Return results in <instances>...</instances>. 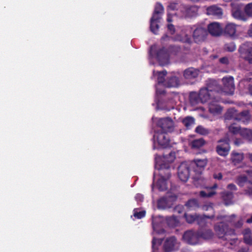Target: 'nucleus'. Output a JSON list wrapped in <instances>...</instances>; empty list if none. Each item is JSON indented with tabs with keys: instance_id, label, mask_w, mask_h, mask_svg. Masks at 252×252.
I'll return each instance as SVG.
<instances>
[{
	"instance_id": "ea45409f",
	"label": "nucleus",
	"mask_w": 252,
	"mask_h": 252,
	"mask_svg": "<svg viewBox=\"0 0 252 252\" xmlns=\"http://www.w3.org/2000/svg\"><path fill=\"white\" fill-rule=\"evenodd\" d=\"M186 206L189 209H195L198 207V202L195 199L189 200L186 204Z\"/></svg>"
},
{
	"instance_id": "f3484780",
	"label": "nucleus",
	"mask_w": 252,
	"mask_h": 252,
	"mask_svg": "<svg viewBox=\"0 0 252 252\" xmlns=\"http://www.w3.org/2000/svg\"><path fill=\"white\" fill-rule=\"evenodd\" d=\"M209 33L214 36H219L222 32V28L219 23L214 22L209 24L208 26Z\"/></svg>"
},
{
	"instance_id": "37998d69",
	"label": "nucleus",
	"mask_w": 252,
	"mask_h": 252,
	"mask_svg": "<svg viewBox=\"0 0 252 252\" xmlns=\"http://www.w3.org/2000/svg\"><path fill=\"white\" fill-rule=\"evenodd\" d=\"M225 49L229 52H233L236 49V46L233 42L227 43L225 45Z\"/></svg>"
},
{
	"instance_id": "7c9ffc66",
	"label": "nucleus",
	"mask_w": 252,
	"mask_h": 252,
	"mask_svg": "<svg viewBox=\"0 0 252 252\" xmlns=\"http://www.w3.org/2000/svg\"><path fill=\"white\" fill-rule=\"evenodd\" d=\"M240 135L248 141H252V130L247 128H242L240 131Z\"/></svg>"
},
{
	"instance_id": "6ab92c4d",
	"label": "nucleus",
	"mask_w": 252,
	"mask_h": 252,
	"mask_svg": "<svg viewBox=\"0 0 252 252\" xmlns=\"http://www.w3.org/2000/svg\"><path fill=\"white\" fill-rule=\"evenodd\" d=\"M185 217L187 222H188L189 223H192L194 221H196L198 224H201L205 218H210L209 217L207 216L206 215L202 216L196 215H191L188 214H186L185 215Z\"/></svg>"
},
{
	"instance_id": "2f4dec72",
	"label": "nucleus",
	"mask_w": 252,
	"mask_h": 252,
	"mask_svg": "<svg viewBox=\"0 0 252 252\" xmlns=\"http://www.w3.org/2000/svg\"><path fill=\"white\" fill-rule=\"evenodd\" d=\"M189 98L190 103L192 105H195L199 102H201L200 97H199V94L195 92H192L190 94Z\"/></svg>"
},
{
	"instance_id": "8fccbe9b",
	"label": "nucleus",
	"mask_w": 252,
	"mask_h": 252,
	"mask_svg": "<svg viewBox=\"0 0 252 252\" xmlns=\"http://www.w3.org/2000/svg\"><path fill=\"white\" fill-rule=\"evenodd\" d=\"M135 199L137 202H142L143 200V196L141 194L138 193L135 195Z\"/></svg>"
},
{
	"instance_id": "c03bdc74",
	"label": "nucleus",
	"mask_w": 252,
	"mask_h": 252,
	"mask_svg": "<svg viewBox=\"0 0 252 252\" xmlns=\"http://www.w3.org/2000/svg\"><path fill=\"white\" fill-rule=\"evenodd\" d=\"M246 186L247 188L246 193L250 196L252 195V182H246Z\"/></svg>"
},
{
	"instance_id": "6e6d98bb",
	"label": "nucleus",
	"mask_w": 252,
	"mask_h": 252,
	"mask_svg": "<svg viewBox=\"0 0 252 252\" xmlns=\"http://www.w3.org/2000/svg\"><path fill=\"white\" fill-rule=\"evenodd\" d=\"M248 33L250 36L252 37V23L250 25Z\"/></svg>"
},
{
	"instance_id": "a878e982",
	"label": "nucleus",
	"mask_w": 252,
	"mask_h": 252,
	"mask_svg": "<svg viewBox=\"0 0 252 252\" xmlns=\"http://www.w3.org/2000/svg\"><path fill=\"white\" fill-rule=\"evenodd\" d=\"M224 33L227 35L233 37L236 35V26L233 23L227 24L224 30Z\"/></svg>"
},
{
	"instance_id": "a19ab883",
	"label": "nucleus",
	"mask_w": 252,
	"mask_h": 252,
	"mask_svg": "<svg viewBox=\"0 0 252 252\" xmlns=\"http://www.w3.org/2000/svg\"><path fill=\"white\" fill-rule=\"evenodd\" d=\"M195 131L201 135H206L209 133V131L202 126H198L195 129Z\"/></svg>"
},
{
	"instance_id": "bf43d9fd",
	"label": "nucleus",
	"mask_w": 252,
	"mask_h": 252,
	"mask_svg": "<svg viewBox=\"0 0 252 252\" xmlns=\"http://www.w3.org/2000/svg\"><path fill=\"white\" fill-rule=\"evenodd\" d=\"M158 13L159 12V11H163V6L162 5H159V4H158Z\"/></svg>"
},
{
	"instance_id": "c756f323",
	"label": "nucleus",
	"mask_w": 252,
	"mask_h": 252,
	"mask_svg": "<svg viewBox=\"0 0 252 252\" xmlns=\"http://www.w3.org/2000/svg\"><path fill=\"white\" fill-rule=\"evenodd\" d=\"M175 158V155L174 153H170L168 155L163 157V161L166 162V164L161 166V168H168L169 164L174 161Z\"/></svg>"
},
{
	"instance_id": "7ed1b4c3",
	"label": "nucleus",
	"mask_w": 252,
	"mask_h": 252,
	"mask_svg": "<svg viewBox=\"0 0 252 252\" xmlns=\"http://www.w3.org/2000/svg\"><path fill=\"white\" fill-rule=\"evenodd\" d=\"M225 119H234L244 123H247L251 119V116L248 111H244L237 113L235 109H231L227 112L225 115Z\"/></svg>"
},
{
	"instance_id": "39448f33",
	"label": "nucleus",
	"mask_w": 252,
	"mask_h": 252,
	"mask_svg": "<svg viewBox=\"0 0 252 252\" xmlns=\"http://www.w3.org/2000/svg\"><path fill=\"white\" fill-rule=\"evenodd\" d=\"M222 86L221 88L218 86V92L224 93L227 94H232L235 90L234 79L232 76H227L222 79Z\"/></svg>"
},
{
	"instance_id": "5701e85b",
	"label": "nucleus",
	"mask_w": 252,
	"mask_h": 252,
	"mask_svg": "<svg viewBox=\"0 0 252 252\" xmlns=\"http://www.w3.org/2000/svg\"><path fill=\"white\" fill-rule=\"evenodd\" d=\"M199 73V71L197 69L190 67L185 70L184 76L186 79H190L197 77Z\"/></svg>"
},
{
	"instance_id": "69168bd1",
	"label": "nucleus",
	"mask_w": 252,
	"mask_h": 252,
	"mask_svg": "<svg viewBox=\"0 0 252 252\" xmlns=\"http://www.w3.org/2000/svg\"><path fill=\"white\" fill-rule=\"evenodd\" d=\"M242 225V222L241 221H239L238 222V226H240Z\"/></svg>"
},
{
	"instance_id": "f03ea898",
	"label": "nucleus",
	"mask_w": 252,
	"mask_h": 252,
	"mask_svg": "<svg viewBox=\"0 0 252 252\" xmlns=\"http://www.w3.org/2000/svg\"><path fill=\"white\" fill-rule=\"evenodd\" d=\"M179 80L176 76H166V71L158 72V86L176 87L179 85Z\"/></svg>"
},
{
	"instance_id": "423d86ee",
	"label": "nucleus",
	"mask_w": 252,
	"mask_h": 252,
	"mask_svg": "<svg viewBox=\"0 0 252 252\" xmlns=\"http://www.w3.org/2000/svg\"><path fill=\"white\" fill-rule=\"evenodd\" d=\"M239 51L243 59L248 61L250 63H252V43H244L241 46Z\"/></svg>"
},
{
	"instance_id": "603ef678",
	"label": "nucleus",
	"mask_w": 252,
	"mask_h": 252,
	"mask_svg": "<svg viewBox=\"0 0 252 252\" xmlns=\"http://www.w3.org/2000/svg\"><path fill=\"white\" fill-rule=\"evenodd\" d=\"M227 189L231 190H236L237 189L236 186L233 184H229L227 186Z\"/></svg>"
},
{
	"instance_id": "58836bf2",
	"label": "nucleus",
	"mask_w": 252,
	"mask_h": 252,
	"mask_svg": "<svg viewBox=\"0 0 252 252\" xmlns=\"http://www.w3.org/2000/svg\"><path fill=\"white\" fill-rule=\"evenodd\" d=\"M146 211L144 210L139 211L138 209H135L133 210V216L134 217L140 219L145 217Z\"/></svg>"
},
{
	"instance_id": "49530a36",
	"label": "nucleus",
	"mask_w": 252,
	"mask_h": 252,
	"mask_svg": "<svg viewBox=\"0 0 252 252\" xmlns=\"http://www.w3.org/2000/svg\"><path fill=\"white\" fill-rule=\"evenodd\" d=\"M179 6L178 3L171 2L168 6L169 10H174L177 9Z\"/></svg>"
},
{
	"instance_id": "a18cd8bd",
	"label": "nucleus",
	"mask_w": 252,
	"mask_h": 252,
	"mask_svg": "<svg viewBox=\"0 0 252 252\" xmlns=\"http://www.w3.org/2000/svg\"><path fill=\"white\" fill-rule=\"evenodd\" d=\"M245 11L248 15L252 16V3H249L246 6Z\"/></svg>"
},
{
	"instance_id": "0eeeda50",
	"label": "nucleus",
	"mask_w": 252,
	"mask_h": 252,
	"mask_svg": "<svg viewBox=\"0 0 252 252\" xmlns=\"http://www.w3.org/2000/svg\"><path fill=\"white\" fill-rule=\"evenodd\" d=\"M178 50V48L170 47L169 51L164 49L158 51V64L162 65L167 64L169 62L170 54Z\"/></svg>"
},
{
	"instance_id": "4468645a",
	"label": "nucleus",
	"mask_w": 252,
	"mask_h": 252,
	"mask_svg": "<svg viewBox=\"0 0 252 252\" xmlns=\"http://www.w3.org/2000/svg\"><path fill=\"white\" fill-rule=\"evenodd\" d=\"M178 177L181 181L186 182L189 177V169L188 164L182 163L178 168Z\"/></svg>"
},
{
	"instance_id": "dca6fc26",
	"label": "nucleus",
	"mask_w": 252,
	"mask_h": 252,
	"mask_svg": "<svg viewBox=\"0 0 252 252\" xmlns=\"http://www.w3.org/2000/svg\"><path fill=\"white\" fill-rule=\"evenodd\" d=\"M207 34L206 30L202 27H197L193 32V37L196 42L204 40Z\"/></svg>"
},
{
	"instance_id": "9d476101",
	"label": "nucleus",
	"mask_w": 252,
	"mask_h": 252,
	"mask_svg": "<svg viewBox=\"0 0 252 252\" xmlns=\"http://www.w3.org/2000/svg\"><path fill=\"white\" fill-rule=\"evenodd\" d=\"M183 238L187 243L191 245H195L200 241L199 233L192 231H186L184 233Z\"/></svg>"
},
{
	"instance_id": "0e129e2a",
	"label": "nucleus",
	"mask_w": 252,
	"mask_h": 252,
	"mask_svg": "<svg viewBox=\"0 0 252 252\" xmlns=\"http://www.w3.org/2000/svg\"><path fill=\"white\" fill-rule=\"evenodd\" d=\"M156 156H157L155 155V168H156V166H157V161H156V160H157V157Z\"/></svg>"
},
{
	"instance_id": "c9c22d12",
	"label": "nucleus",
	"mask_w": 252,
	"mask_h": 252,
	"mask_svg": "<svg viewBox=\"0 0 252 252\" xmlns=\"http://www.w3.org/2000/svg\"><path fill=\"white\" fill-rule=\"evenodd\" d=\"M205 144L203 139L200 138L193 140L191 143V146L193 148L198 149L203 146Z\"/></svg>"
},
{
	"instance_id": "a211bd4d",
	"label": "nucleus",
	"mask_w": 252,
	"mask_h": 252,
	"mask_svg": "<svg viewBox=\"0 0 252 252\" xmlns=\"http://www.w3.org/2000/svg\"><path fill=\"white\" fill-rule=\"evenodd\" d=\"M206 11L208 15H212L218 18L221 17L223 14L221 8L216 5H212L207 7Z\"/></svg>"
},
{
	"instance_id": "e2e57ef3",
	"label": "nucleus",
	"mask_w": 252,
	"mask_h": 252,
	"mask_svg": "<svg viewBox=\"0 0 252 252\" xmlns=\"http://www.w3.org/2000/svg\"><path fill=\"white\" fill-rule=\"evenodd\" d=\"M249 158L251 161H252V153L249 154Z\"/></svg>"
},
{
	"instance_id": "864d4df0",
	"label": "nucleus",
	"mask_w": 252,
	"mask_h": 252,
	"mask_svg": "<svg viewBox=\"0 0 252 252\" xmlns=\"http://www.w3.org/2000/svg\"><path fill=\"white\" fill-rule=\"evenodd\" d=\"M220 61L221 63L224 64H227L228 63V59L225 57L220 59Z\"/></svg>"
},
{
	"instance_id": "09e8293b",
	"label": "nucleus",
	"mask_w": 252,
	"mask_h": 252,
	"mask_svg": "<svg viewBox=\"0 0 252 252\" xmlns=\"http://www.w3.org/2000/svg\"><path fill=\"white\" fill-rule=\"evenodd\" d=\"M157 186V181H156V173H154L153 175V183L152 185V189L154 191V189H156Z\"/></svg>"
},
{
	"instance_id": "4be33fe9",
	"label": "nucleus",
	"mask_w": 252,
	"mask_h": 252,
	"mask_svg": "<svg viewBox=\"0 0 252 252\" xmlns=\"http://www.w3.org/2000/svg\"><path fill=\"white\" fill-rule=\"evenodd\" d=\"M181 10L186 16H192L198 11V8L195 6H184L181 7Z\"/></svg>"
},
{
	"instance_id": "aec40b11",
	"label": "nucleus",
	"mask_w": 252,
	"mask_h": 252,
	"mask_svg": "<svg viewBox=\"0 0 252 252\" xmlns=\"http://www.w3.org/2000/svg\"><path fill=\"white\" fill-rule=\"evenodd\" d=\"M149 60L150 64H155L158 62V48L156 45L150 47L149 51Z\"/></svg>"
},
{
	"instance_id": "72a5a7b5",
	"label": "nucleus",
	"mask_w": 252,
	"mask_h": 252,
	"mask_svg": "<svg viewBox=\"0 0 252 252\" xmlns=\"http://www.w3.org/2000/svg\"><path fill=\"white\" fill-rule=\"evenodd\" d=\"M222 197L226 205H228L232 203V199L233 198V195L232 193L224 192L222 193Z\"/></svg>"
},
{
	"instance_id": "e433bc0d",
	"label": "nucleus",
	"mask_w": 252,
	"mask_h": 252,
	"mask_svg": "<svg viewBox=\"0 0 252 252\" xmlns=\"http://www.w3.org/2000/svg\"><path fill=\"white\" fill-rule=\"evenodd\" d=\"M242 129L239 126L235 124H233L228 126L229 131L234 134H240V131Z\"/></svg>"
},
{
	"instance_id": "c85d7f7f",
	"label": "nucleus",
	"mask_w": 252,
	"mask_h": 252,
	"mask_svg": "<svg viewBox=\"0 0 252 252\" xmlns=\"http://www.w3.org/2000/svg\"><path fill=\"white\" fill-rule=\"evenodd\" d=\"M187 30L183 31L180 35H178L175 38V40L180 41L183 42L189 43L190 42V38L186 33Z\"/></svg>"
},
{
	"instance_id": "052dcab7",
	"label": "nucleus",
	"mask_w": 252,
	"mask_h": 252,
	"mask_svg": "<svg viewBox=\"0 0 252 252\" xmlns=\"http://www.w3.org/2000/svg\"><path fill=\"white\" fill-rule=\"evenodd\" d=\"M248 223H252V216L247 220Z\"/></svg>"
},
{
	"instance_id": "774afa93",
	"label": "nucleus",
	"mask_w": 252,
	"mask_h": 252,
	"mask_svg": "<svg viewBox=\"0 0 252 252\" xmlns=\"http://www.w3.org/2000/svg\"><path fill=\"white\" fill-rule=\"evenodd\" d=\"M153 149H156V142H154Z\"/></svg>"
},
{
	"instance_id": "2eb2a0df",
	"label": "nucleus",
	"mask_w": 252,
	"mask_h": 252,
	"mask_svg": "<svg viewBox=\"0 0 252 252\" xmlns=\"http://www.w3.org/2000/svg\"><path fill=\"white\" fill-rule=\"evenodd\" d=\"M152 225L153 228V232L152 234L153 236L152 240L153 252H157L158 246L157 244V240L156 238V235L158 233V221L156 217L152 216Z\"/></svg>"
},
{
	"instance_id": "338daca9",
	"label": "nucleus",
	"mask_w": 252,
	"mask_h": 252,
	"mask_svg": "<svg viewBox=\"0 0 252 252\" xmlns=\"http://www.w3.org/2000/svg\"><path fill=\"white\" fill-rule=\"evenodd\" d=\"M250 92L252 94V86L250 87Z\"/></svg>"
},
{
	"instance_id": "4d7b16f0",
	"label": "nucleus",
	"mask_w": 252,
	"mask_h": 252,
	"mask_svg": "<svg viewBox=\"0 0 252 252\" xmlns=\"http://www.w3.org/2000/svg\"><path fill=\"white\" fill-rule=\"evenodd\" d=\"M203 210L207 211V210H212L213 211V208L211 206H204Z\"/></svg>"
},
{
	"instance_id": "473e14b6",
	"label": "nucleus",
	"mask_w": 252,
	"mask_h": 252,
	"mask_svg": "<svg viewBox=\"0 0 252 252\" xmlns=\"http://www.w3.org/2000/svg\"><path fill=\"white\" fill-rule=\"evenodd\" d=\"M244 239L247 244H252V236L251 232L249 229H246L243 232Z\"/></svg>"
},
{
	"instance_id": "9b49d317",
	"label": "nucleus",
	"mask_w": 252,
	"mask_h": 252,
	"mask_svg": "<svg viewBox=\"0 0 252 252\" xmlns=\"http://www.w3.org/2000/svg\"><path fill=\"white\" fill-rule=\"evenodd\" d=\"M230 150V146L228 141L226 140H220L216 147L217 153L221 156H226Z\"/></svg>"
},
{
	"instance_id": "de8ad7c7",
	"label": "nucleus",
	"mask_w": 252,
	"mask_h": 252,
	"mask_svg": "<svg viewBox=\"0 0 252 252\" xmlns=\"http://www.w3.org/2000/svg\"><path fill=\"white\" fill-rule=\"evenodd\" d=\"M203 183V179L199 176L198 177L194 178V185L198 186V185H202Z\"/></svg>"
},
{
	"instance_id": "79ce46f5",
	"label": "nucleus",
	"mask_w": 252,
	"mask_h": 252,
	"mask_svg": "<svg viewBox=\"0 0 252 252\" xmlns=\"http://www.w3.org/2000/svg\"><path fill=\"white\" fill-rule=\"evenodd\" d=\"M195 163L198 167L202 168L207 164V160L206 159H196L195 161Z\"/></svg>"
},
{
	"instance_id": "3c124183",
	"label": "nucleus",
	"mask_w": 252,
	"mask_h": 252,
	"mask_svg": "<svg viewBox=\"0 0 252 252\" xmlns=\"http://www.w3.org/2000/svg\"><path fill=\"white\" fill-rule=\"evenodd\" d=\"M168 30L170 34H173L175 32V28L173 25L169 24L168 25Z\"/></svg>"
},
{
	"instance_id": "13d9d810",
	"label": "nucleus",
	"mask_w": 252,
	"mask_h": 252,
	"mask_svg": "<svg viewBox=\"0 0 252 252\" xmlns=\"http://www.w3.org/2000/svg\"><path fill=\"white\" fill-rule=\"evenodd\" d=\"M156 76H157V73L155 71H153V75L152 78H154L155 79V81H157V80L158 79L157 78Z\"/></svg>"
},
{
	"instance_id": "393cba45",
	"label": "nucleus",
	"mask_w": 252,
	"mask_h": 252,
	"mask_svg": "<svg viewBox=\"0 0 252 252\" xmlns=\"http://www.w3.org/2000/svg\"><path fill=\"white\" fill-rule=\"evenodd\" d=\"M244 156L242 153L233 151L231 154V160L235 165L240 163L244 159Z\"/></svg>"
},
{
	"instance_id": "cd10ccee",
	"label": "nucleus",
	"mask_w": 252,
	"mask_h": 252,
	"mask_svg": "<svg viewBox=\"0 0 252 252\" xmlns=\"http://www.w3.org/2000/svg\"><path fill=\"white\" fill-rule=\"evenodd\" d=\"M170 177L169 172L166 173L165 177H161L158 179V190H164L167 188L168 179Z\"/></svg>"
},
{
	"instance_id": "6e6552de",
	"label": "nucleus",
	"mask_w": 252,
	"mask_h": 252,
	"mask_svg": "<svg viewBox=\"0 0 252 252\" xmlns=\"http://www.w3.org/2000/svg\"><path fill=\"white\" fill-rule=\"evenodd\" d=\"M177 196L172 194H169L166 197L158 200V209H165L170 207L176 201Z\"/></svg>"
},
{
	"instance_id": "f704fd0d",
	"label": "nucleus",
	"mask_w": 252,
	"mask_h": 252,
	"mask_svg": "<svg viewBox=\"0 0 252 252\" xmlns=\"http://www.w3.org/2000/svg\"><path fill=\"white\" fill-rule=\"evenodd\" d=\"M182 122L184 126L189 128L192 126L194 125V119L192 117L188 116L184 118Z\"/></svg>"
},
{
	"instance_id": "20e7f679",
	"label": "nucleus",
	"mask_w": 252,
	"mask_h": 252,
	"mask_svg": "<svg viewBox=\"0 0 252 252\" xmlns=\"http://www.w3.org/2000/svg\"><path fill=\"white\" fill-rule=\"evenodd\" d=\"M217 88H218L217 82L215 81H210V82L207 84L206 88L201 89L199 93L201 103L206 102L210 99L213 92L218 91Z\"/></svg>"
},
{
	"instance_id": "ddd939ff",
	"label": "nucleus",
	"mask_w": 252,
	"mask_h": 252,
	"mask_svg": "<svg viewBox=\"0 0 252 252\" xmlns=\"http://www.w3.org/2000/svg\"><path fill=\"white\" fill-rule=\"evenodd\" d=\"M158 125L160 126L163 132H171L174 129V123L171 119H161L158 121Z\"/></svg>"
},
{
	"instance_id": "b1692460",
	"label": "nucleus",
	"mask_w": 252,
	"mask_h": 252,
	"mask_svg": "<svg viewBox=\"0 0 252 252\" xmlns=\"http://www.w3.org/2000/svg\"><path fill=\"white\" fill-rule=\"evenodd\" d=\"M209 110L211 113L213 115L220 114L221 111V107L218 104L217 102L212 101L209 105Z\"/></svg>"
},
{
	"instance_id": "f257e3e1",
	"label": "nucleus",
	"mask_w": 252,
	"mask_h": 252,
	"mask_svg": "<svg viewBox=\"0 0 252 252\" xmlns=\"http://www.w3.org/2000/svg\"><path fill=\"white\" fill-rule=\"evenodd\" d=\"M234 217V215H232L231 216H220L218 218L220 222L219 224L215 225V229L220 238L234 233V230L227 229V226L224 223V221H232V218Z\"/></svg>"
},
{
	"instance_id": "4c0bfd02",
	"label": "nucleus",
	"mask_w": 252,
	"mask_h": 252,
	"mask_svg": "<svg viewBox=\"0 0 252 252\" xmlns=\"http://www.w3.org/2000/svg\"><path fill=\"white\" fill-rule=\"evenodd\" d=\"M199 238H203L204 239H209L212 237L213 232L212 231L208 230L201 233H199Z\"/></svg>"
},
{
	"instance_id": "680f3d73",
	"label": "nucleus",
	"mask_w": 252,
	"mask_h": 252,
	"mask_svg": "<svg viewBox=\"0 0 252 252\" xmlns=\"http://www.w3.org/2000/svg\"><path fill=\"white\" fill-rule=\"evenodd\" d=\"M167 21H168V22H171V21H172L171 18V17H170V16L169 15H168V18H167Z\"/></svg>"
},
{
	"instance_id": "412c9836",
	"label": "nucleus",
	"mask_w": 252,
	"mask_h": 252,
	"mask_svg": "<svg viewBox=\"0 0 252 252\" xmlns=\"http://www.w3.org/2000/svg\"><path fill=\"white\" fill-rule=\"evenodd\" d=\"M158 29V11L157 8H155L154 12L150 21L151 31L156 34Z\"/></svg>"
},
{
	"instance_id": "5fc2aeb1",
	"label": "nucleus",
	"mask_w": 252,
	"mask_h": 252,
	"mask_svg": "<svg viewBox=\"0 0 252 252\" xmlns=\"http://www.w3.org/2000/svg\"><path fill=\"white\" fill-rule=\"evenodd\" d=\"M214 177L215 179H221L222 178V175L220 173H215L214 175Z\"/></svg>"
},
{
	"instance_id": "f8f14e48",
	"label": "nucleus",
	"mask_w": 252,
	"mask_h": 252,
	"mask_svg": "<svg viewBox=\"0 0 252 252\" xmlns=\"http://www.w3.org/2000/svg\"><path fill=\"white\" fill-rule=\"evenodd\" d=\"M163 248L165 252H170L179 249V243L177 241L175 237H172L167 238L163 245Z\"/></svg>"
},
{
	"instance_id": "1a4fd4ad",
	"label": "nucleus",
	"mask_w": 252,
	"mask_h": 252,
	"mask_svg": "<svg viewBox=\"0 0 252 252\" xmlns=\"http://www.w3.org/2000/svg\"><path fill=\"white\" fill-rule=\"evenodd\" d=\"M232 5V14L234 18L245 21L246 18L242 11L243 5L241 3H236L233 2L231 3Z\"/></svg>"
},
{
	"instance_id": "bb28decb",
	"label": "nucleus",
	"mask_w": 252,
	"mask_h": 252,
	"mask_svg": "<svg viewBox=\"0 0 252 252\" xmlns=\"http://www.w3.org/2000/svg\"><path fill=\"white\" fill-rule=\"evenodd\" d=\"M217 188V185H214L211 188H208L206 190H202L200 192V195L203 197H210L216 194V192L214 189Z\"/></svg>"
}]
</instances>
